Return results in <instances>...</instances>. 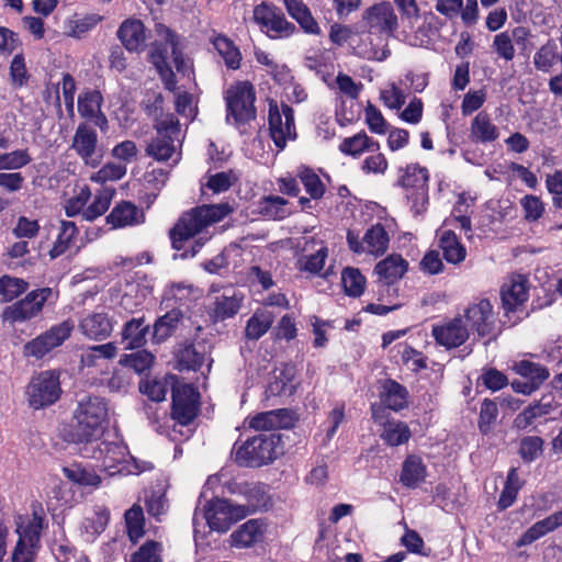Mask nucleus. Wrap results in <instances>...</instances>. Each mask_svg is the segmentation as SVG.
Segmentation results:
<instances>
[{
	"mask_svg": "<svg viewBox=\"0 0 562 562\" xmlns=\"http://www.w3.org/2000/svg\"><path fill=\"white\" fill-rule=\"evenodd\" d=\"M261 535V528L256 519H250L238 527L232 535V546L236 548H249L254 546Z\"/></svg>",
	"mask_w": 562,
	"mask_h": 562,
	"instance_id": "33",
	"label": "nucleus"
},
{
	"mask_svg": "<svg viewBox=\"0 0 562 562\" xmlns=\"http://www.w3.org/2000/svg\"><path fill=\"white\" fill-rule=\"evenodd\" d=\"M549 405L537 403L527 406L521 413H519L514 419V427L518 430L527 429L535 419L549 413Z\"/></svg>",
	"mask_w": 562,
	"mask_h": 562,
	"instance_id": "54",
	"label": "nucleus"
},
{
	"mask_svg": "<svg viewBox=\"0 0 562 562\" xmlns=\"http://www.w3.org/2000/svg\"><path fill=\"white\" fill-rule=\"evenodd\" d=\"M492 47L498 57L504 58L506 61L513 60L515 57V47L508 32L495 35Z\"/></svg>",
	"mask_w": 562,
	"mask_h": 562,
	"instance_id": "63",
	"label": "nucleus"
},
{
	"mask_svg": "<svg viewBox=\"0 0 562 562\" xmlns=\"http://www.w3.org/2000/svg\"><path fill=\"white\" fill-rule=\"evenodd\" d=\"M341 284L348 296L359 297L364 291L366 278L358 268L347 267L341 273Z\"/></svg>",
	"mask_w": 562,
	"mask_h": 562,
	"instance_id": "43",
	"label": "nucleus"
},
{
	"mask_svg": "<svg viewBox=\"0 0 562 562\" xmlns=\"http://www.w3.org/2000/svg\"><path fill=\"white\" fill-rule=\"evenodd\" d=\"M103 97L99 90H89L78 98V112L85 119H92L101 110Z\"/></svg>",
	"mask_w": 562,
	"mask_h": 562,
	"instance_id": "45",
	"label": "nucleus"
},
{
	"mask_svg": "<svg viewBox=\"0 0 562 562\" xmlns=\"http://www.w3.org/2000/svg\"><path fill=\"white\" fill-rule=\"evenodd\" d=\"M269 133L276 147L283 150L288 139L296 138L294 111L286 103H281V112L274 100L269 102Z\"/></svg>",
	"mask_w": 562,
	"mask_h": 562,
	"instance_id": "7",
	"label": "nucleus"
},
{
	"mask_svg": "<svg viewBox=\"0 0 562 562\" xmlns=\"http://www.w3.org/2000/svg\"><path fill=\"white\" fill-rule=\"evenodd\" d=\"M117 38L130 53H140L146 47V27L138 19H126L117 29Z\"/></svg>",
	"mask_w": 562,
	"mask_h": 562,
	"instance_id": "16",
	"label": "nucleus"
},
{
	"mask_svg": "<svg viewBox=\"0 0 562 562\" xmlns=\"http://www.w3.org/2000/svg\"><path fill=\"white\" fill-rule=\"evenodd\" d=\"M370 30L380 33L393 32L397 27V18L387 2H381L369 8L363 15Z\"/></svg>",
	"mask_w": 562,
	"mask_h": 562,
	"instance_id": "17",
	"label": "nucleus"
},
{
	"mask_svg": "<svg viewBox=\"0 0 562 562\" xmlns=\"http://www.w3.org/2000/svg\"><path fill=\"white\" fill-rule=\"evenodd\" d=\"M81 333L93 340H104L110 337L113 324L106 313H91L80 321Z\"/></svg>",
	"mask_w": 562,
	"mask_h": 562,
	"instance_id": "21",
	"label": "nucleus"
},
{
	"mask_svg": "<svg viewBox=\"0 0 562 562\" xmlns=\"http://www.w3.org/2000/svg\"><path fill=\"white\" fill-rule=\"evenodd\" d=\"M529 280L526 276L515 274L509 283L503 284L501 299L506 313L518 311L529 297Z\"/></svg>",
	"mask_w": 562,
	"mask_h": 562,
	"instance_id": "14",
	"label": "nucleus"
},
{
	"mask_svg": "<svg viewBox=\"0 0 562 562\" xmlns=\"http://www.w3.org/2000/svg\"><path fill=\"white\" fill-rule=\"evenodd\" d=\"M155 360L153 353L147 350H138L134 353L123 355L120 364L133 369L136 373L142 374L150 368Z\"/></svg>",
	"mask_w": 562,
	"mask_h": 562,
	"instance_id": "49",
	"label": "nucleus"
},
{
	"mask_svg": "<svg viewBox=\"0 0 562 562\" xmlns=\"http://www.w3.org/2000/svg\"><path fill=\"white\" fill-rule=\"evenodd\" d=\"M268 32H272L271 37L289 36L295 31V25L289 22L279 10L274 18L266 26Z\"/></svg>",
	"mask_w": 562,
	"mask_h": 562,
	"instance_id": "64",
	"label": "nucleus"
},
{
	"mask_svg": "<svg viewBox=\"0 0 562 562\" xmlns=\"http://www.w3.org/2000/svg\"><path fill=\"white\" fill-rule=\"evenodd\" d=\"M32 158L27 149H16L0 155V170H14L23 168L31 162Z\"/></svg>",
	"mask_w": 562,
	"mask_h": 562,
	"instance_id": "57",
	"label": "nucleus"
},
{
	"mask_svg": "<svg viewBox=\"0 0 562 562\" xmlns=\"http://www.w3.org/2000/svg\"><path fill=\"white\" fill-rule=\"evenodd\" d=\"M144 316L127 321L122 329V338L127 341V348L135 349L146 344L149 325L144 324Z\"/></svg>",
	"mask_w": 562,
	"mask_h": 562,
	"instance_id": "30",
	"label": "nucleus"
},
{
	"mask_svg": "<svg viewBox=\"0 0 562 562\" xmlns=\"http://www.w3.org/2000/svg\"><path fill=\"white\" fill-rule=\"evenodd\" d=\"M146 155L158 161H167L175 153V139L156 136L146 146Z\"/></svg>",
	"mask_w": 562,
	"mask_h": 562,
	"instance_id": "44",
	"label": "nucleus"
},
{
	"mask_svg": "<svg viewBox=\"0 0 562 562\" xmlns=\"http://www.w3.org/2000/svg\"><path fill=\"white\" fill-rule=\"evenodd\" d=\"M544 440L539 436H526L519 441L518 453L524 462L530 463L543 453Z\"/></svg>",
	"mask_w": 562,
	"mask_h": 562,
	"instance_id": "47",
	"label": "nucleus"
},
{
	"mask_svg": "<svg viewBox=\"0 0 562 562\" xmlns=\"http://www.w3.org/2000/svg\"><path fill=\"white\" fill-rule=\"evenodd\" d=\"M499 136V131L492 123L490 115L482 111L479 112L471 122L470 137L473 143H493Z\"/></svg>",
	"mask_w": 562,
	"mask_h": 562,
	"instance_id": "24",
	"label": "nucleus"
},
{
	"mask_svg": "<svg viewBox=\"0 0 562 562\" xmlns=\"http://www.w3.org/2000/svg\"><path fill=\"white\" fill-rule=\"evenodd\" d=\"M402 172L396 184L405 189H414L418 191L423 203L427 199L429 172L426 167H422L418 164H409L405 168H400Z\"/></svg>",
	"mask_w": 562,
	"mask_h": 562,
	"instance_id": "20",
	"label": "nucleus"
},
{
	"mask_svg": "<svg viewBox=\"0 0 562 562\" xmlns=\"http://www.w3.org/2000/svg\"><path fill=\"white\" fill-rule=\"evenodd\" d=\"M175 358L179 371H199L205 360L204 347L186 340L177 345Z\"/></svg>",
	"mask_w": 562,
	"mask_h": 562,
	"instance_id": "18",
	"label": "nucleus"
},
{
	"mask_svg": "<svg viewBox=\"0 0 562 562\" xmlns=\"http://www.w3.org/2000/svg\"><path fill=\"white\" fill-rule=\"evenodd\" d=\"M113 193L114 191H104L95 195L93 202L83 211V218L94 221L97 217L104 214L111 204Z\"/></svg>",
	"mask_w": 562,
	"mask_h": 562,
	"instance_id": "59",
	"label": "nucleus"
},
{
	"mask_svg": "<svg viewBox=\"0 0 562 562\" xmlns=\"http://www.w3.org/2000/svg\"><path fill=\"white\" fill-rule=\"evenodd\" d=\"M248 515L246 506L234 505L224 498H213L204 506V518L211 530L226 532Z\"/></svg>",
	"mask_w": 562,
	"mask_h": 562,
	"instance_id": "6",
	"label": "nucleus"
},
{
	"mask_svg": "<svg viewBox=\"0 0 562 562\" xmlns=\"http://www.w3.org/2000/svg\"><path fill=\"white\" fill-rule=\"evenodd\" d=\"M439 247L443 258L450 263H459L464 260L467 250L452 231H445L439 240Z\"/></svg>",
	"mask_w": 562,
	"mask_h": 562,
	"instance_id": "32",
	"label": "nucleus"
},
{
	"mask_svg": "<svg viewBox=\"0 0 562 562\" xmlns=\"http://www.w3.org/2000/svg\"><path fill=\"white\" fill-rule=\"evenodd\" d=\"M514 370L524 379L536 383L538 387L549 378V370L544 366L529 360L515 363Z\"/></svg>",
	"mask_w": 562,
	"mask_h": 562,
	"instance_id": "41",
	"label": "nucleus"
},
{
	"mask_svg": "<svg viewBox=\"0 0 562 562\" xmlns=\"http://www.w3.org/2000/svg\"><path fill=\"white\" fill-rule=\"evenodd\" d=\"M213 45L224 58L227 68L238 69L240 67L241 54L232 40L225 35H217L213 40Z\"/></svg>",
	"mask_w": 562,
	"mask_h": 562,
	"instance_id": "39",
	"label": "nucleus"
},
{
	"mask_svg": "<svg viewBox=\"0 0 562 562\" xmlns=\"http://www.w3.org/2000/svg\"><path fill=\"white\" fill-rule=\"evenodd\" d=\"M224 99L226 102V122L233 119L234 125L239 132L245 133L246 125L256 120L257 116L254 85L249 81H237L225 91Z\"/></svg>",
	"mask_w": 562,
	"mask_h": 562,
	"instance_id": "4",
	"label": "nucleus"
},
{
	"mask_svg": "<svg viewBox=\"0 0 562 562\" xmlns=\"http://www.w3.org/2000/svg\"><path fill=\"white\" fill-rule=\"evenodd\" d=\"M154 128L157 132V136L175 139L180 133V123L175 114L169 113L155 119Z\"/></svg>",
	"mask_w": 562,
	"mask_h": 562,
	"instance_id": "58",
	"label": "nucleus"
},
{
	"mask_svg": "<svg viewBox=\"0 0 562 562\" xmlns=\"http://www.w3.org/2000/svg\"><path fill=\"white\" fill-rule=\"evenodd\" d=\"M407 268L408 263L401 255H390L376 263L374 272L387 283H393L405 274Z\"/></svg>",
	"mask_w": 562,
	"mask_h": 562,
	"instance_id": "26",
	"label": "nucleus"
},
{
	"mask_svg": "<svg viewBox=\"0 0 562 562\" xmlns=\"http://www.w3.org/2000/svg\"><path fill=\"white\" fill-rule=\"evenodd\" d=\"M553 530L554 529L550 526L546 518L541 519L527 529V531L518 539L517 546L522 547L531 544L539 538Z\"/></svg>",
	"mask_w": 562,
	"mask_h": 562,
	"instance_id": "62",
	"label": "nucleus"
},
{
	"mask_svg": "<svg viewBox=\"0 0 562 562\" xmlns=\"http://www.w3.org/2000/svg\"><path fill=\"white\" fill-rule=\"evenodd\" d=\"M171 417L181 426L190 425L200 411L199 393L191 384L176 382L171 389Z\"/></svg>",
	"mask_w": 562,
	"mask_h": 562,
	"instance_id": "8",
	"label": "nucleus"
},
{
	"mask_svg": "<svg viewBox=\"0 0 562 562\" xmlns=\"http://www.w3.org/2000/svg\"><path fill=\"white\" fill-rule=\"evenodd\" d=\"M233 207L228 203L203 204L183 212L169 231L171 247L177 251L173 259H189L195 257L203 246L211 239L203 234L204 229L222 221Z\"/></svg>",
	"mask_w": 562,
	"mask_h": 562,
	"instance_id": "1",
	"label": "nucleus"
},
{
	"mask_svg": "<svg viewBox=\"0 0 562 562\" xmlns=\"http://www.w3.org/2000/svg\"><path fill=\"white\" fill-rule=\"evenodd\" d=\"M366 122L369 130L375 134H385L389 131V124L383 117L381 111L372 103L368 102L366 106Z\"/></svg>",
	"mask_w": 562,
	"mask_h": 562,
	"instance_id": "61",
	"label": "nucleus"
},
{
	"mask_svg": "<svg viewBox=\"0 0 562 562\" xmlns=\"http://www.w3.org/2000/svg\"><path fill=\"white\" fill-rule=\"evenodd\" d=\"M59 373L47 370L34 375L26 386L30 407L42 409L55 404L61 395Z\"/></svg>",
	"mask_w": 562,
	"mask_h": 562,
	"instance_id": "5",
	"label": "nucleus"
},
{
	"mask_svg": "<svg viewBox=\"0 0 562 562\" xmlns=\"http://www.w3.org/2000/svg\"><path fill=\"white\" fill-rule=\"evenodd\" d=\"M72 328L74 326L69 322H63L40 335L45 347L48 348V352L60 346L70 336Z\"/></svg>",
	"mask_w": 562,
	"mask_h": 562,
	"instance_id": "51",
	"label": "nucleus"
},
{
	"mask_svg": "<svg viewBox=\"0 0 562 562\" xmlns=\"http://www.w3.org/2000/svg\"><path fill=\"white\" fill-rule=\"evenodd\" d=\"M384 429L381 438L392 447L401 446L407 442L412 436L408 425L401 420H386L383 423Z\"/></svg>",
	"mask_w": 562,
	"mask_h": 562,
	"instance_id": "35",
	"label": "nucleus"
},
{
	"mask_svg": "<svg viewBox=\"0 0 562 562\" xmlns=\"http://www.w3.org/2000/svg\"><path fill=\"white\" fill-rule=\"evenodd\" d=\"M296 368L291 363H281L276 367L268 375L265 396L270 397H291L297 387Z\"/></svg>",
	"mask_w": 562,
	"mask_h": 562,
	"instance_id": "11",
	"label": "nucleus"
},
{
	"mask_svg": "<svg viewBox=\"0 0 562 562\" xmlns=\"http://www.w3.org/2000/svg\"><path fill=\"white\" fill-rule=\"evenodd\" d=\"M498 416V408L495 401L485 398L481 404L477 427L481 434L487 435L491 431V426L495 423Z\"/></svg>",
	"mask_w": 562,
	"mask_h": 562,
	"instance_id": "56",
	"label": "nucleus"
},
{
	"mask_svg": "<svg viewBox=\"0 0 562 562\" xmlns=\"http://www.w3.org/2000/svg\"><path fill=\"white\" fill-rule=\"evenodd\" d=\"M45 510L40 503L32 506V518L23 529L19 539H25L31 548H40L41 533L44 529Z\"/></svg>",
	"mask_w": 562,
	"mask_h": 562,
	"instance_id": "28",
	"label": "nucleus"
},
{
	"mask_svg": "<svg viewBox=\"0 0 562 562\" xmlns=\"http://www.w3.org/2000/svg\"><path fill=\"white\" fill-rule=\"evenodd\" d=\"M156 34L161 37L164 41L169 43L171 48V57L173 64L178 71H181L184 67L183 54L179 47L180 45V35H178L173 30L165 25L164 23L155 24Z\"/></svg>",
	"mask_w": 562,
	"mask_h": 562,
	"instance_id": "40",
	"label": "nucleus"
},
{
	"mask_svg": "<svg viewBox=\"0 0 562 562\" xmlns=\"http://www.w3.org/2000/svg\"><path fill=\"white\" fill-rule=\"evenodd\" d=\"M305 191L310 194L311 199L319 200L325 194V186L321 178L310 167H302L297 173Z\"/></svg>",
	"mask_w": 562,
	"mask_h": 562,
	"instance_id": "46",
	"label": "nucleus"
},
{
	"mask_svg": "<svg viewBox=\"0 0 562 562\" xmlns=\"http://www.w3.org/2000/svg\"><path fill=\"white\" fill-rule=\"evenodd\" d=\"M194 288L191 283L186 282H172L168 284L162 294V303L166 307L176 306V304L182 306L193 301Z\"/></svg>",
	"mask_w": 562,
	"mask_h": 562,
	"instance_id": "31",
	"label": "nucleus"
},
{
	"mask_svg": "<svg viewBox=\"0 0 562 562\" xmlns=\"http://www.w3.org/2000/svg\"><path fill=\"white\" fill-rule=\"evenodd\" d=\"M557 49L558 46L552 41H548L547 44L542 45L533 56L536 69L548 72L557 60Z\"/></svg>",
	"mask_w": 562,
	"mask_h": 562,
	"instance_id": "55",
	"label": "nucleus"
},
{
	"mask_svg": "<svg viewBox=\"0 0 562 562\" xmlns=\"http://www.w3.org/2000/svg\"><path fill=\"white\" fill-rule=\"evenodd\" d=\"M169 43L166 41H155L150 45L149 61L154 65L160 79L167 89H172L176 85V75L168 63V47Z\"/></svg>",
	"mask_w": 562,
	"mask_h": 562,
	"instance_id": "19",
	"label": "nucleus"
},
{
	"mask_svg": "<svg viewBox=\"0 0 562 562\" xmlns=\"http://www.w3.org/2000/svg\"><path fill=\"white\" fill-rule=\"evenodd\" d=\"M431 333L436 342L447 349L460 347L470 337L469 328L463 324L461 315L443 325L432 326Z\"/></svg>",
	"mask_w": 562,
	"mask_h": 562,
	"instance_id": "13",
	"label": "nucleus"
},
{
	"mask_svg": "<svg viewBox=\"0 0 562 562\" xmlns=\"http://www.w3.org/2000/svg\"><path fill=\"white\" fill-rule=\"evenodd\" d=\"M52 294L53 290L50 288L31 291L24 299L7 306L2 312V319L13 324L35 317L43 310L45 302Z\"/></svg>",
	"mask_w": 562,
	"mask_h": 562,
	"instance_id": "9",
	"label": "nucleus"
},
{
	"mask_svg": "<svg viewBox=\"0 0 562 562\" xmlns=\"http://www.w3.org/2000/svg\"><path fill=\"white\" fill-rule=\"evenodd\" d=\"M72 328L74 326L69 322H63L40 335L45 347L48 348V352L60 346L70 336Z\"/></svg>",
	"mask_w": 562,
	"mask_h": 562,
	"instance_id": "50",
	"label": "nucleus"
},
{
	"mask_svg": "<svg viewBox=\"0 0 562 562\" xmlns=\"http://www.w3.org/2000/svg\"><path fill=\"white\" fill-rule=\"evenodd\" d=\"M477 382H481L486 389L496 392L507 386L508 378L495 368H486L483 370Z\"/></svg>",
	"mask_w": 562,
	"mask_h": 562,
	"instance_id": "60",
	"label": "nucleus"
},
{
	"mask_svg": "<svg viewBox=\"0 0 562 562\" xmlns=\"http://www.w3.org/2000/svg\"><path fill=\"white\" fill-rule=\"evenodd\" d=\"M389 241V235L381 223L370 227L363 236V243L367 245L366 251L375 256H382L386 251Z\"/></svg>",
	"mask_w": 562,
	"mask_h": 562,
	"instance_id": "36",
	"label": "nucleus"
},
{
	"mask_svg": "<svg viewBox=\"0 0 562 562\" xmlns=\"http://www.w3.org/2000/svg\"><path fill=\"white\" fill-rule=\"evenodd\" d=\"M232 453L237 465L260 468L272 463L284 453V443L280 432L260 434L244 442L236 441Z\"/></svg>",
	"mask_w": 562,
	"mask_h": 562,
	"instance_id": "3",
	"label": "nucleus"
},
{
	"mask_svg": "<svg viewBox=\"0 0 562 562\" xmlns=\"http://www.w3.org/2000/svg\"><path fill=\"white\" fill-rule=\"evenodd\" d=\"M161 552V542L147 540L131 555L130 562H162Z\"/></svg>",
	"mask_w": 562,
	"mask_h": 562,
	"instance_id": "52",
	"label": "nucleus"
},
{
	"mask_svg": "<svg viewBox=\"0 0 562 562\" xmlns=\"http://www.w3.org/2000/svg\"><path fill=\"white\" fill-rule=\"evenodd\" d=\"M379 149V142L369 137L364 131H361L351 137H346L339 145V150L342 154L352 157H359L366 150L376 151Z\"/></svg>",
	"mask_w": 562,
	"mask_h": 562,
	"instance_id": "27",
	"label": "nucleus"
},
{
	"mask_svg": "<svg viewBox=\"0 0 562 562\" xmlns=\"http://www.w3.org/2000/svg\"><path fill=\"white\" fill-rule=\"evenodd\" d=\"M427 475V468L420 457L409 454L402 464L400 482L407 488H416Z\"/></svg>",
	"mask_w": 562,
	"mask_h": 562,
	"instance_id": "23",
	"label": "nucleus"
},
{
	"mask_svg": "<svg viewBox=\"0 0 562 562\" xmlns=\"http://www.w3.org/2000/svg\"><path fill=\"white\" fill-rule=\"evenodd\" d=\"M70 148L86 165L94 168L100 164L99 159L93 158L98 148V133L88 123L83 122L77 126Z\"/></svg>",
	"mask_w": 562,
	"mask_h": 562,
	"instance_id": "12",
	"label": "nucleus"
},
{
	"mask_svg": "<svg viewBox=\"0 0 562 562\" xmlns=\"http://www.w3.org/2000/svg\"><path fill=\"white\" fill-rule=\"evenodd\" d=\"M74 419L76 420L71 432L74 443L98 441L102 437L108 422L106 401L101 396L85 395L78 401Z\"/></svg>",
	"mask_w": 562,
	"mask_h": 562,
	"instance_id": "2",
	"label": "nucleus"
},
{
	"mask_svg": "<svg viewBox=\"0 0 562 562\" xmlns=\"http://www.w3.org/2000/svg\"><path fill=\"white\" fill-rule=\"evenodd\" d=\"M138 207L128 201L117 203L106 216V223L114 228L138 224Z\"/></svg>",
	"mask_w": 562,
	"mask_h": 562,
	"instance_id": "29",
	"label": "nucleus"
},
{
	"mask_svg": "<svg viewBox=\"0 0 562 562\" xmlns=\"http://www.w3.org/2000/svg\"><path fill=\"white\" fill-rule=\"evenodd\" d=\"M183 321V312L179 306L170 307L166 314L159 316L153 325V341L161 344L170 338Z\"/></svg>",
	"mask_w": 562,
	"mask_h": 562,
	"instance_id": "22",
	"label": "nucleus"
},
{
	"mask_svg": "<svg viewBox=\"0 0 562 562\" xmlns=\"http://www.w3.org/2000/svg\"><path fill=\"white\" fill-rule=\"evenodd\" d=\"M276 315L266 308H257L246 323L245 337L248 340L260 339L271 327Z\"/></svg>",
	"mask_w": 562,
	"mask_h": 562,
	"instance_id": "25",
	"label": "nucleus"
},
{
	"mask_svg": "<svg viewBox=\"0 0 562 562\" xmlns=\"http://www.w3.org/2000/svg\"><path fill=\"white\" fill-rule=\"evenodd\" d=\"M243 295L234 292L232 295L222 294L216 297L213 317L215 321H225L234 317L240 310Z\"/></svg>",
	"mask_w": 562,
	"mask_h": 562,
	"instance_id": "34",
	"label": "nucleus"
},
{
	"mask_svg": "<svg viewBox=\"0 0 562 562\" xmlns=\"http://www.w3.org/2000/svg\"><path fill=\"white\" fill-rule=\"evenodd\" d=\"M29 288V283L20 278L2 276L0 278V294L3 301L10 302L24 293Z\"/></svg>",
	"mask_w": 562,
	"mask_h": 562,
	"instance_id": "53",
	"label": "nucleus"
},
{
	"mask_svg": "<svg viewBox=\"0 0 562 562\" xmlns=\"http://www.w3.org/2000/svg\"><path fill=\"white\" fill-rule=\"evenodd\" d=\"M461 316L463 324L469 328V333H475L479 338L488 336L494 330L493 305L487 299H481L469 304Z\"/></svg>",
	"mask_w": 562,
	"mask_h": 562,
	"instance_id": "10",
	"label": "nucleus"
},
{
	"mask_svg": "<svg viewBox=\"0 0 562 562\" xmlns=\"http://www.w3.org/2000/svg\"><path fill=\"white\" fill-rule=\"evenodd\" d=\"M379 398L383 406L396 413L409 406L407 387L391 378L379 381Z\"/></svg>",
	"mask_w": 562,
	"mask_h": 562,
	"instance_id": "15",
	"label": "nucleus"
},
{
	"mask_svg": "<svg viewBox=\"0 0 562 562\" xmlns=\"http://www.w3.org/2000/svg\"><path fill=\"white\" fill-rule=\"evenodd\" d=\"M63 472L69 481L82 486H99L101 483V477L98 474L78 464L65 467Z\"/></svg>",
	"mask_w": 562,
	"mask_h": 562,
	"instance_id": "48",
	"label": "nucleus"
},
{
	"mask_svg": "<svg viewBox=\"0 0 562 562\" xmlns=\"http://www.w3.org/2000/svg\"><path fill=\"white\" fill-rule=\"evenodd\" d=\"M78 234V228L74 222L70 221H61L60 222V232L57 236L56 241L54 243L52 249L49 250L50 259H56L63 254H65L70 246L74 244V239Z\"/></svg>",
	"mask_w": 562,
	"mask_h": 562,
	"instance_id": "38",
	"label": "nucleus"
},
{
	"mask_svg": "<svg viewBox=\"0 0 562 562\" xmlns=\"http://www.w3.org/2000/svg\"><path fill=\"white\" fill-rule=\"evenodd\" d=\"M125 527L128 539L132 543H137L138 540L145 535V518L143 508L134 504L124 515Z\"/></svg>",
	"mask_w": 562,
	"mask_h": 562,
	"instance_id": "37",
	"label": "nucleus"
},
{
	"mask_svg": "<svg viewBox=\"0 0 562 562\" xmlns=\"http://www.w3.org/2000/svg\"><path fill=\"white\" fill-rule=\"evenodd\" d=\"M288 200L279 195H265L259 201V214L272 218L282 220L289 212L285 211Z\"/></svg>",
	"mask_w": 562,
	"mask_h": 562,
	"instance_id": "42",
	"label": "nucleus"
}]
</instances>
